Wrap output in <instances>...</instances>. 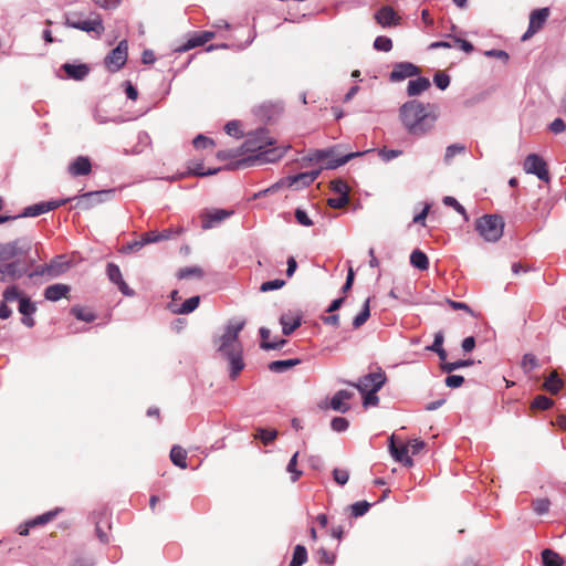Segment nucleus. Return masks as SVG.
I'll use <instances>...</instances> for the list:
<instances>
[{"label":"nucleus","instance_id":"1","mask_svg":"<svg viewBox=\"0 0 566 566\" xmlns=\"http://www.w3.org/2000/svg\"><path fill=\"white\" fill-rule=\"evenodd\" d=\"M266 133L268 130L265 127H259L250 133L245 140V146H248V150H258V154L250 155L238 160H231L226 164V169L228 171H233L252 167L255 163L265 164L276 163L280 160L285 150L283 148H268L272 145V142L265 140Z\"/></svg>","mask_w":566,"mask_h":566},{"label":"nucleus","instance_id":"2","mask_svg":"<svg viewBox=\"0 0 566 566\" xmlns=\"http://www.w3.org/2000/svg\"><path fill=\"white\" fill-rule=\"evenodd\" d=\"M400 118L407 132L413 136L428 133L436 122V116L426 112V105L418 99H409L402 104Z\"/></svg>","mask_w":566,"mask_h":566},{"label":"nucleus","instance_id":"3","mask_svg":"<svg viewBox=\"0 0 566 566\" xmlns=\"http://www.w3.org/2000/svg\"><path fill=\"white\" fill-rule=\"evenodd\" d=\"M339 149H340V145H336V146H333L329 148H317V149L310 151L308 155L306 156V159L310 163L325 161L324 165L321 166V169L335 170V169L346 165L352 159L360 157L371 150V149H366V150L350 151L347 154H340Z\"/></svg>","mask_w":566,"mask_h":566},{"label":"nucleus","instance_id":"4","mask_svg":"<svg viewBox=\"0 0 566 566\" xmlns=\"http://www.w3.org/2000/svg\"><path fill=\"white\" fill-rule=\"evenodd\" d=\"M505 221L499 214H484L475 219V230L489 243H496L503 237Z\"/></svg>","mask_w":566,"mask_h":566},{"label":"nucleus","instance_id":"5","mask_svg":"<svg viewBox=\"0 0 566 566\" xmlns=\"http://www.w3.org/2000/svg\"><path fill=\"white\" fill-rule=\"evenodd\" d=\"M29 40V38H0V59L9 55H42V52L30 45Z\"/></svg>","mask_w":566,"mask_h":566},{"label":"nucleus","instance_id":"6","mask_svg":"<svg viewBox=\"0 0 566 566\" xmlns=\"http://www.w3.org/2000/svg\"><path fill=\"white\" fill-rule=\"evenodd\" d=\"M343 382L356 388L358 392H364L369 389L381 390L387 382V375L381 367L377 366L375 371L363 375L356 382L352 380H344Z\"/></svg>","mask_w":566,"mask_h":566},{"label":"nucleus","instance_id":"7","mask_svg":"<svg viewBox=\"0 0 566 566\" xmlns=\"http://www.w3.org/2000/svg\"><path fill=\"white\" fill-rule=\"evenodd\" d=\"M128 59V42L124 38L116 48L108 51L105 55L103 64L111 74L118 73L123 70Z\"/></svg>","mask_w":566,"mask_h":566},{"label":"nucleus","instance_id":"8","mask_svg":"<svg viewBox=\"0 0 566 566\" xmlns=\"http://www.w3.org/2000/svg\"><path fill=\"white\" fill-rule=\"evenodd\" d=\"M116 195V189L96 190L84 192L73 197L74 208L90 210L95 206L111 200Z\"/></svg>","mask_w":566,"mask_h":566},{"label":"nucleus","instance_id":"9","mask_svg":"<svg viewBox=\"0 0 566 566\" xmlns=\"http://www.w3.org/2000/svg\"><path fill=\"white\" fill-rule=\"evenodd\" d=\"M32 249L31 240L27 237L18 238L11 242L0 243V262L19 260Z\"/></svg>","mask_w":566,"mask_h":566},{"label":"nucleus","instance_id":"10","mask_svg":"<svg viewBox=\"0 0 566 566\" xmlns=\"http://www.w3.org/2000/svg\"><path fill=\"white\" fill-rule=\"evenodd\" d=\"M4 301H19V312L22 316H33L36 313V303L22 294L15 284L9 285L2 293Z\"/></svg>","mask_w":566,"mask_h":566},{"label":"nucleus","instance_id":"11","mask_svg":"<svg viewBox=\"0 0 566 566\" xmlns=\"http://www.w3.org/2000/svg\"><path fill=\"white\" fill-rule=\"evenodd\" d=\"M66 24L80 30L82 32H95L97 34L104 31L102 20L98 15L94 14L88 18H84L77 14H70L66 18Z\"/></svg>","mask_w":566,"mask_h":566},{"label":"nucleus","instance_id":"12","mask_svg":"<svg viewBox=\"0 0 566 566\" xmlns=\"http://www.w3.org/2000/svg\"><path fill=\"white\" fill-rule=\"evenodd\" d=\"M523 170L526 174L535 175L542 181H549L547 164L537 153L526 155L523 163Z\"/></svg>","mask_w":566,"mask_h":566},{"label":"nucleus","instance_id":"13","mask_svg":"<svg viewBox=\"0 0 566 566\" xmlns=\"http://www.w3.org/2000/svg\"><path fill=\"white\" fill-rule=\"evenodd\" d=\"M247 324L245 319H230L224 327V332L220 337V345L217 350L223 352L228 349H233L232 345L237 342L239 333L242 331L244 325Z\"/></svg>","mask_w":566,"mask_h":566},{"label":"nucleus","instance_id":"14","mask_svg":"<svg viewBox=\"0 0 566 566\" xmlns=\"http://www.w3.org/2000/svg\"><path fill=\"white\" fill-rule=\"evenodd\" d=\"M2 283L15 282L28 273V266L21 260H11L0 263Z\"/></svg>","mask_w":566,"mask_h":566},{"label":"nucleus","instance_id":"15","mask_svg":"<svg viewBox=\"0 0 566 566\" xmlns=\"http://www.w3.org/2000/svg\"><path fill=\"white\" fill-rule=\"evenodd\" d=\"M388 442H389L388 449H389L390 455L394 459V461L401 463L407 468H411L413 465V460L408 454V452H409L408 444H405V443L396 444L394 434L389 438Z\"/></svg>","mask_w":566,"mask_h":566},{"label":"nucleus","instance_id":"16","mask_svg":"<svg viewBox=\"0 0 566 566\" xmlns=\"http://www.w3.org/2000/svg\"><path fill=\"white\" fill-rule=\"evenodd\" d=\"M233 214V210L217 208L211 211H206L201 216V228L203 230L211 229L219 223L223 222L226 219L230 218Z\"/></svg>","mask_w":566,"mask_h":566},{"label":"nucleus","instance_id":"17","mask_svg":"<svg viewBox=\"0 0 566 566\" xmlns=\"http://www.w3.org/2000/svg\"><path fill=\"white\" fill-rule=\"evenodd\" d=\"M229 361V376L231 380H235L241 371L244 370V358L242 357V350L228 349L220 352Z\"/></svg>","mask_w":566,"mask_h":566},{"label":"nucleus","instance_id":"18","mask_svg":"<svg viewBox=\"0 0 566 566\" xmlns=\"http://www.w3.org/2000/svg\"><path fill=\"white\" fill-rule=\"evenodd\" d=\"M419 72V67L411 62H398L389 73V80L391 82H400L407 77L418 76Z\"/></svg>","mask_w":566,"mask_h":566},{"label":"nucleus","instance_id":"19","mask_svg":"<svg viewBox=\"0 0 566 566\" xmlns=\"http://www.w3.org/2000/svg\"><path fill=\"white\" fill-rule=\"evenodd\" d=\"M279 322L282 326V334L284 336H290L303 324V314L301 312L295 315L284 313L280 316Z\"/></svg>","mask_w":566,"mask_h":566},{"label":"nucleus","instance_id":"20","mask_svg":"<svg viewBox=\"0 0 566 566\" xmlns=\"http://www.w3.org/2000/svg\"><path fill=\"white\" fill-rule=\"evenodd\" d=\"M549 17V9L542 8L532 12L530 17V25L523 35H533L541 31L542 27Z\"/></svg>","mask_w":566,"mask_h":566},{"label":"nucleus","instance_id":"21","mask_svg":"<svg viewBox=\"0 0 566 566\" xmlns=\"http://www.w3.org/2000/svg\"><path fill=\"white\" fill-rule=\"evenodd\" d=\"M354 397L353 392L348 390H338L332 398L329 407L339 413L348 412L352 408L350 403L345 401Z\"/></svg>","mask_w":566,"mask_h":566},{"label":"nucleus","instance_id":"22","mask_svg":"<svg viewBox=\"0 0 566 566\" xmlns=\"http://www.w3.org/2000/svg\"><path fill=\"white\" fill-rule=\"evenodd\" d=\"M223 170L228 171L226 169V165L223 167L209 168V169L205 170L202 160H189L187 163L186 174H189L190 176H197V177H207V176L217 175Z\"/></svg>","mask_w":566,"mask_h":566},{"label":"nucleus","instance_id":"23","mask_svg":"<svg viewBox=\"0 0 566 566\" xmlns=\"http://www.w3.org/2000/svg\"><path fill=\"white\" fill-rule=\"evenodd\" d=\"M282 107L272 102H264L254 108V115L264 122H272L281 113Z\"/></svg>","mask_w":566,"mask_h":566},{"label":"nucleus","instance_id":"24","mask_svg":"<svg viewBox=\"0 0 566 566\" xmlns=\"http://www.w3.org/2000/svg\"><path fill=\"white\" fill-rule=\"evenodd\" d=\"M62 70L65 72L66 77L74 81H82L90 74L91 69L88 64L80 63H64Z\"/></svg>","mask_w":566,"mask_h":566},{"label":"nucleus","instance_id":"25","mask_svg":"<svg viewBox=\"0 0 566 566\" xmlns=\"http://www.w3.org/2000/svg\"><path fill=\"white\" fill-rule=\"evenodd\" d=\"M200 296H189L180 305L169 303L168 307L174 314L187 315L193 313L200 305Z\"/></svg>","mask_w":566,"mask_h":566},{"label":"nucleus","instance_id":"26","mask_svg":"<svg viewBox=\"0 0 566 566\" xmlns=\"http://www.w3.org/2000/svg\"><path fill=\"white\" fill-rule=\"evenodd\" d=\"M92 172V161L87 156H77L69 166V174L72 176H84Z\"/></svg>","mask_w":566,"mask_h":566},{"label":"nucleus","instance_id":"27","mask_svg":"<svg viewBox=\"0 0 566 566\" xmlns=\"http://www.w3.org/2000/svg\"><path fill=\"white\" fill-rule=\"evenodd\" d=\"M46 266L49 269V279H54L70 270V262L65 260L64 254H57L46 263Z\"/></svg>","mask_w":566,"mask_h":566},{"label":"nucleus","instance_id":"28","mask_svg":"<svg viewBox=\"0 0 566 566\" xmlns=\"http://www.w3.org/2000/svg\"><path fill=\"white\" fill-rule=\"evenodd\" d=\"M71 286L64 283H54L45 287L44 297L48 301L56 302L69 295Z\"/></svg>","mask_w":566,"mask_h":566},{"label":"nucleus","instance_id":"29","mask_svg":"<svg viewBox=\"0 0 566 566\" xmlns=\"http://www.w3.org/2000/svg\"><path fill=\"white\" fill-rule=\"evenodd\" d=\"M375 18L379 24L382 27H391L399 23L400 17L397 14V12L390 8V7H382L379 9Z\"/></svg>","mask_w":566,"mask_h":566},{"label":"nucleus","instance_id":"30","mask_svg":"<svg viewBox=\"0 0 566 566\" xmlns=\"http://www.w3.org/2000/svg\"><path fill=\"white\" fill-rule=\"evenodd\" d=\"M431 86V82L427 76H417L416 78H411L408 83L407 94L410 97H415L420 95L422 92H426Z\"/></svg>","mask_w":566,"mask_h":566},{"label":"nucleus","instance_id":"31","mask_svg":"<svg viewBox=\"0 0 566 566\" xmlns=\"http://www.w3.org/2000/svg\"><path fill=\"white\" fill-rule=\"evenodd\" d=\"M410 264L413 269L424 272L430 268L428 255L420 249L416 248L410 253Z\"/></svg>","mask_w":566,"mask_h":566},{"label":"nucleus","instance_id":"32","mask_svg":"<svg viewBox=\"0 0 566 566\" xmlns=\"http://www.w3.org/2000/svg\"><path fill=\"white\" fill-rule=\"evenodd\" d=\"M302 359L300 358H289L274 360L268 364V369L272 373H286L287 370L301 365Z\"/></svg>","mask_w":566,"mask_h":566},{"label":"nucleus","instance_id":"33","mask_svg":"<svg viewBox=\"0 0 566 566\" xmlns=\"http://www.w3.org/2000/svg\"><path fill=\"white\" fill-rule=\"evenodd\" d=\"M563 386L564 381L556 371L548 375L543 382L544 390L551 395H558Z\"/></svg>","mask_w":566,"mask_h":566},{"label":"nucleus","instance_id":"34","mask_svg":"<svg viewBox=\"0 0 566 566\" xmlns=\"http://www.w3.org/2000/svg\"><path fill=\"white\" fill-rule=\"evenodd\" d=\"M542 566H564V558L554 549L544 548L541 552Z\"/></svg>","mask_w":566,"mask_h":566},{"label":"nucleus","instance_id":"35","mask_svg":"<svg viewBox=\"0 0 566 566\" xmlns=\"http://www.w3.org/2000/svg\"><path fill=\"white\" fill-rule=\"evenodd\" d=\"M170 460L175 467L185 470L187 468V451L179 444H174L170 450Z\"/></svg>","mask_w":566,"mask_h":566},{"label":"nucleus","instance_id":"36","mask_svg":"<svg viewBox=\"0 0 566 566\" xmlns=\"http://www.w3.org/2000/svg\"><path fill=\"white\" fill-rule=\"evenodd\" d=\"M46 212V208L43 201L35 202L33 205L27 206L22 212L17 214V218H38Z\"/></svg>","mask_w":566,"mask_h":566},{"label":"nucleus","instance_id":"37","mask_svg":"<svg viewBox=\"0 0 566 566\" xmlns=\"http://www.w3.org/2000/svg\"><path fill=\"white\" fill-rule=\"evenodd\" d=\"M308 559L307 548L304 544H296L289 566H303Z\"/></svg>","mask_w":566,"mask_h":566},{"label":"nucleus","instance_id":"38","mask_svg":"<svg viewBox=\"0 0 566 566\" xmlns=\"http://www.w3.org/2000/svg\"><path fill=\"white\" fill-rule=\"evenodd\" d=\"M245 151H249V150H248V146H245L244 143H243V146L240 147V148H229V149L217 150V159H220V160H228V159L238 160V159L242 158L241 156H243Z\"/></svg>","mask_w":566,"mask_h":566},{"label":"nucleus","instance_id":"39","mask_svg":"<svg viewBox=\"0 0 566 566\" xmlns=\"http://www.w3.org/2000/svg\"><path fill=\"white\" fill-rule=\"evenodd\" d=\"M71 315H73L77 321L80 322H87L91 324V322H95L97 316L94 312L86 311L81 305H74L71 307L70 311Z\"/></svg>","mask_w":566,"mask_h":566},{"label":"nucleus","instance_id":"40","mask_svg":"<svg viewBox=\"0 0 566 566\" xmlns=\"http://www.w3.org/2000/svg\"><path fill=\"white\" fill-rule=\"evenodd\" d=\"M298 457L300 451H296L292 454L286 465V472L290 473V480L292 483L297 482L303 474V471L297 469Z\"/></svg>","mask_w":566,"mask_h":566},{"label":"nucleus","instance_id":"41","mask_svg":"<svg viewBox=\"0 0 566 566\" xmlns=\"http://www.w3.org/2000/svg\"><path fill=\"white\" fill-rule=\"evenodd\" d=\"M277 436L279 432L276 429L260 427L256 429L255 438L259 439L263 446H270L276 440Z\"/></svg>","mask_w":566,"mask_h":566},{"label":"nucleus","instance_id":"42","mask_svg":"<svg viewBox=\"0 0 566 566\" xmlns=\"http://www.w3.org/2000/svg\"><path fill=\"white\" fill-rule=\"evenodd\" d=\"M255 38H248L245 42L242 44L235 45L233 43H219V44H210L205 48L206 52L212 51V50H247L252 43Z\"/></svg>","mask_w":566,"mask_h":566},{"label":"nucleus","instance_id":"43","mask_svg":"<svg viewBox=\"0 0 566 566\" xmlns=\"http://www.w3.org/2000/svg\"><path fill=\"white\" fill-rule=\"evenodd\" d=\"M369 301H370V298L366 297V300L364 301V303L361 305L359 313L355 316V318L353 321V327L355 329L359 328L361 325H364L368 321V318L370 316Z\"/></svg>","mask_w":566,"mask_h":566},{"label":"nucleus","instance_id":"44","mask_svg":"<svg viewBox=\"0 0 566 566\" xmlns=\"http://www.w3.org/2000/svg\"><path fill=\"white\" fill-rule=\"evenodd\" d=\"M60 511H61L60 509H54V510L49 511L39 516L31 517L30 520H28V526L36 527V526L45 525L52 518H54L60 513Z\"/></svg>","mask_w":566,"mask_h":566},{"label":"nucleus","instance_id":"45","mask_svg":"<svg viewBox=\"0 0 566 566\" xmlns=\"http://www.w3.org/2000/svg\"><path fill=\"white\" fill-rule=\"evenodd\" d=\"M317 564H326L328 566H334L336 562V555L334 553L328 552L325 547H321L315 552L314 555Z\"/></svg>","mask_w":566,"mask_h":566},{"label":"nucleus","instance_id":"46","mask_svg":"<svg viewBox=\"0 0 566 566\" xmlns=\"http://www.w3.org/2000/svg\"><path fill=\"white\" fill-rule=\"evenodd\" d=\"M538 359L537 357L532 353H525L521 360V368L523 373L528 374L532 370H535L538 368Z\"/></svg>","mask_w":566,"mask_h":566},{"label":"nucleus","instance_id":"47","mask_svg":"<svg viewBox=\"0 0 566 566\" xmlns=\"http://www.w3.org/2000/svg\"><path fill=\"white\" fill-rule=\"evenodd\" d=\"M379 391L380 390L369 389V390H365L364 392H359L363 397V407L364 408L377 407L380 401L379 396H378Z\"/></svg>","mask_w":566,"mask_h":566},{"label":"nucleus","instance_id":"48","mask_svg":"<svg viewBox=\"0 0 566 566\" xmlns=\"http://www.w3.org/2000/svg\"><path fill=\"white\" fill-rule=\"evenodd\" d=\"M212 38H188L187 42L175 49L176 52H186L188 50H193L199 46H205L209 40Z\"/></svg>","mask_w":566,"mask_h":566},{"label":"nucleus","instance_id":"49","mask_svg":"<svg viewBox=\"0 0 566 566\" xmlns=\"http://www.w3.org/2000/svg\"><path fill=\"white\" fill-rule=\"evenodd\" d=\"M300 176H301V172L285 176V180L287 181V187L293 188L294 190H301L311 185L310 180L300 178Z\"/></svg>","mask_w":566,"mask_h":566},{"label":"nucleus","instance_id":"50","mask_svg":"<svg viewBox=\"0 0 566 566\" xmlns=\"http://www.w3.org/2000/svg\"><path fill=\"white\" fill-rule=\"evenodd\" d=\"M371 504L366 501H357L350 505V515L353 518H359L364 516L370 509Z\"/></svg>","mask_w":566,"mask_h":566},{"label":"nucleus","instance_id":"51","mask_svg":"<svg viewBox=\"0 0 566 566\" xmlns=\"http://www.w3.org/2000/svg\"><path fill=\"white\" fill-rule=\"evenodd\" d=\"M473 365L472 359H459L452 363H443L441 364V370L444 373H452L453 370H459L465 367Z\"/></svg>","mask_w":566,"mask_h":566},{"label":"nucleus","instance_id":"52","mask_svg":"<svg viewBox=\"0 0 566 566\" xmlns=\"http://www.w3.org/2000/svg\"><path fill=\"white\" fill-rule=\"evenodd\" d=\"M285 285V280L283 279H274L268 280L261 283L259 290L261 293H268L281 290Z\"/></svg>","mask_w":566,"mask_h":566},{"label":"nucleus","instance_id":"53","mask_svg":"<svg viewBox=\"0 0 566 566\" xmlns=\"http://www.w3.org/2000/svg\"><path fill=\"white\" fill-rule=\"evenodd\" d=\"M106 275H107V279L109 280V282H112L113 284H116L120 280H124L120 269L116 263H112V262L107 263Z\"/></svg>","mask_w":566,"mask_h":566},{"label":"nucleus","instance_id":"54","mask_svg":"<svg viewBox=\"0 0 566 566\" xmlns=\"http://www.w3.org/2000/svg\"><path fill=\"white\" fill-rule=\"evenodd\" d=\"M203 275H205V272L199 266H187V268L180 269L177 272V276L180 280L181 279H187V277H190V276H197V277L201 279Z\"/></svg>","mask_w":566,"mask_h":566},{"label":"nucleus","instance_id":"55","mask_svg":"<svg viewBox=\"0 0 566 566\" xmlns=\"http://www.w3.org/2000/svg\"><path fill=\"white\" fill-rule=\"evenodd\" d=\"M282 188H289L287 187V181L285 180V176L282 177L281 179H279L276 182H274L269 188H266V189L255 193L254 198H261L262 196L275 193L276 191H279Z\"/></svg>","mask_w":566,"mask_h":566},{"label":"nucleus","instance_id":"56","mask_svg":"<svg viewBox=\"0 0 566 566\" xmlns=\"http://www.w3.org/2000/svg\"><path fill=\"white\" fill-rule=\"evenodd\" d=\"M554 406V400L547 396H537L533 399L531 407L538 410H548Z\"/></svg>","mask_w":566,"mask_h":566},{"label":"nucleus","instance_id":"57","mask_svg":"<svg viewBox=\"0 0 566 566\" xmlns=\"http://www.w3.org/2000/svg\"><path fill=\"white\" fill-rule=\"evenodd\" d=\"M403 154L402 149L399 148H379L378 149V156L381 158L382 161L389 163L394 158H398Z\"/></svg>","mask_w":566,"mask_h":566},{"label":"nucleus","instance_id":"58","mask_svg":"<svg viewBox=\"0 0 566 566\" xmlns=\"http://www.w3.org/2000/svg\"><path fill=\"white\" fill-rule=\"evenodd\" d=\"M146 244L143 239L134 240L132 242L126 243L122 248L118 249L119 253L122 254H130L134 252L139 251L140 249L145 248Z\"/></svg>","mask_w":566,"mask_h":566},{"label":"nucleus","instance_id":"59","mask_svg":"<svg viewBox=\"0 0 566 566\" xmlns=\"http://www.w3.org/2000/svg\"><path fill=\"white\" fill-rule=\"evenodd\" d=\"M224 130L229 136L234 137L237 139H240L244 136V133L240 129L239 120L227 122V125H224Z\"/></svg>","mask_w":566,"mask_h":566},{"label":"nucleus","instance_id":"60","mask_svg":"<svg viewBox=\"0 0 566 566\" xmlns=\"http://www.w3.org/2000/svg\"><path fill=\"white\" fill-rule=\"evenodd\" d=\"M549 500L547 497H538L533 501V510L537 515H544L549 510Z\"/></svg>","mask_w":566,"mask_h":566},{"label":"nucleus","instance_id":"61","mask_svg":"<svg viewBox=\"0 0 566 566\" xmlns=\"http://www.w3.org/2000/svg\"><path fill=\"white\" fill-rule=\"evenodd\" d=\"M465 147L460 144L449 145L444 150L443 160L444 163H449L453 159V157L458 154L464 153Z\"/></svg>","mask_w":566,"mask_h":566},{"label":"nucleus","instance_id":"62","mask_svg":"<svg viewBox=\"0 0 566 566\" xmlns=\"http://www.w3.org/2000/svg\"><path fill=\"white\" fill-rule=\"evenodd\" d=\"M350 478V473L348 469H333V479L334 481L343 486L348 483Z\"/></svg>","mask_w":566,"mask_h":566},{"label":"nucleus","instance_id":"63","mask_svg":"<svg viewBox=\"0 0 566 566\" xmlns=\"http://www.w3.org/2000/svg\"><path fill=\"white\" fill-rule=\"evenodd\" d=\"M433 83L440 91H444L450 84V76L444 72H437L433 75Z\"/></svg>","mask_w":566,"mask_h":566},{"label":"nucleus","instance_id":"64","mask_svg":"<svg viewBox=\"0 0 566 566\" xmlns=\"http://www.w3.org/2000/svg\"><path fill=\"white\" fill-rule=\"evenodd\" d=\"M212 146H214L213 139L202 134L197 135L193 139V147L196 149H207Z\"/></svg>","mask_w":566,"mask_h":566}]
</instances>
